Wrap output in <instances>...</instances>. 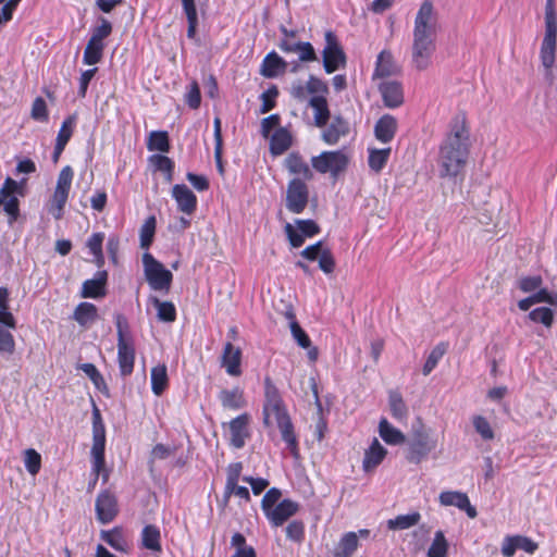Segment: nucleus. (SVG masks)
I'll return each mask as SVG.
<instances>
[{"label": "nucleus", "mask_w": 557, "mask_h": 557, "mask_svg": "<svg viewBox=\"0 0 557 557\" xmlns=\"http://www.w3.org/2000/svg\"><path fill=\"white\" fill-rule=\"evenodd\" d=\"M100 537L102 541H104L108 545H110L112 548L116 550L126 552L128 547L121 528L115 527L112 530H102L100 532Z\"/></svg>", "instance_id": "e433bc0d"}, {"label": "nucleus", "mask_w": 557, "mask_h": 557, "mask_svg": "<svg viewBox=\"0 0 557 557\" xmlns=\"http://www.w3.org/2000/svg\"><path fill=\"white\" fill-rule=\"evenodd\" d=\"M156 218L150 215L141 225V249H148L153 240L156 232Z\"/></svg>", "instance_id": "864d4df0"}, {"label": "nucleus", "mask_w": 557, "mask_h": 557, "mask_svg": "<svg viewBox=\"0 0 557 557\" xmlns=\"http://www.w3.org/2000/svg\"><path fill=\"white\" fill-rule=\"evenodd\" d=\"M440 30V13L431 0H424L416 13L412 28L411 63L416 70L424 71L431 66Z\"/></svg>", "instance_id": "f257e3e1"}, {"label": "nucleus", "mask_w": 557, "mask_h": 557, "mask_svg": "<svg viewBox=\"0 0 557 557\" xmlns=\"http://www.w3.org/2000/svg\"><path fill=\"white\" fill-rule=\"evenodd\" d=\"M148 168L152 172H161L165 180L171 182L173 178L174 162L166 156L152 154L148 158Z\"/></svg>", "instance_id": "473e14b6"}, {"label": "nucleus", "mask_w": 557, "mask_h": 557, "mask_svg": "<svg viewBox=\"0 0 557 557\" xmlns=\"http://www.w3.org/2000/svg\"><path fill=\"white\" fill-rule=\"evenodd\" d=\"M554 311L547 307L535 308L529 313V319L535 323H542L550 327L554 321Z\"/></svg>", "instance_id": "09e8293b"}, {"label": "nucleus", "mask_w": 557, "mask_h": 557, "mask_svg": "<svg viewBox=\"0 0 557 557\" xmlns=\"http://www.w3.org/2000/svg\"><path fill=\"white\" fill-rule=\"evenodd\" d=\"M387 455L386 448L374 438L364 451L362 469L364 472H370L379 467Z\"/></svg>", "instance_id": "aec40b11"}, {"label": "nucleus", "mask_w": 557, "mask_h": 557, "mask_svg": "<svg viewBox=\"0 0 557 557\" xmlns=\"http://www.w3.org/2000/svg\"><path fill=\"white\" fill-rule=\"evenodd\" d=\"M287 67L286 61L275 51L268 53L260 66V74L267 78H275L285 73Z\"/></svg>", "instance_id": "6ab92c4d"}, {"label": "nucleus", "mask_w": 557, "mask_h": 557, "mask_svg": "<svg viewBox=\"0 0 557 557\" xmlns=\"http://www.w3.org/2000/svg\"><path fill=\"white\" fill-rule=\"evenodd\" d=\"M107 280V271H98L95 278L87 280L83 283L82 296L85 298H100L106 296Z\"/></svg>", "instance_id": "b1692460"}, {"label": "nucleus", "mask_w": 557, "mask_h": 557, "mask_svg": "<svg viewBox=\"0 0 557 557\" xmlns=\"http://www.w3.org/2000/svg\"><path fill=\"white\" fill-rule=\"evenodd\" d=\"M250 422V416L248 413H242L228 422L230 430V444L234 448H243L246 440L249 437L248 425Z\"/></svg>", "instance_id": "ddd939ff"}, {"label": "nucleus", "mask_w": 557, "mask_h": 557, "mask_svg": "<svg viewBox=\"0 0 557 557\" xmlns=\"http://www.w3.org/2000/svg\"><path fill=\"white\" fill-rule=\"evenodd\" d=\"M263 424L268 428L276 426L281 431L282 440L292 454L296 455L298 442L294 426L281 393L270 377L264 379V401L262 407Z\"/></svg>", "instance_id": "7ed1b4c3"}, {"label": "nucleus", "mask_w": 557, "mask_h": 557, "mask_svg": "<svg viewBox=\"0 0 557 557\" xmlns=\"http://www.w3.org/2000/svg\"><path fill=\"white\" fill-rule=\"evenodd\" d=\"M117 360L120 371L123 375H128L134 370L135 348L133 343H117Z\"/></svg>", "instance_id": "a878e982"}, {"label": "nucleus", "mask_w": 557, "mask_h": 557, "mask_svg": "<svg viewBox=\"0 0 557 557\" xmlns=\"http://www.w3.org/2000/svg\"><path fill=\"white\" fill-rule=\"evenodd\" d=\"M397 120L391 114H384L379 119L374 126L375 138L387 144L393 140L397 131Z\"/></svg>", "instance_id": "5701e85b"}, {"label": "nucleus", "mask_w": 557, "mask_h": 557, "mask_svg": "<svg viewBox=\"0 0 557 557\" xmlns=\"http://www.w3.org/2000/svg\"><path fill=\"white\" fill-rule=\"evenodd\" d=\"M4 212L9 215V224L12 225L20 216V201L16 197H10L3 200Z\"/></svg>", "instance_id": "0e129e2a"}, {"label": "nucleus", "mask_w": 557, "mask_h": 557, "mask_svg": "<svg viewBox=\"0 0 557 557\" xmlns=\"http://www.w3.org/2000/svg\"><path fill=\"white\" fill-rule=\"evenodd\" d=\"M472 425L475 430V432L481 436L483 441H492L495 437L494 430L490 423V421L481 416V414H474L471 418Z\"/></svg>", "instance_id": "a18cd8bd"}, {"label": "nucleus", "mask_w": 557, "mask_h": 557, "mask_svg": "<svg viewBox=\"0 0 557 557\" xmlns=\"http://www.w3.org/2000/svg\"><path fill=\"white\" fill-rule=\"evenodd\" d=\"M74 320L82 326H86L98 319V309L91 302H81L74 310Z\"/></svg>", "instance_id": "72a5a7b5"}, {"label": "nucleus", "mask_w": 557, "mask_h": 557, "mask_svg": "<svg viewBox=\"0 0 557 557\" xmlns=\"http://www.w3.org/2000/svg\"><path fill=\"white\" fill-rule=\"evenodd\" d=\"M284 231L292 247L298 248L302 246L306 236L298 228L296 230L290 223H287Z\"/></svg>", "instance_id": "338daca9"}, {"label": "nucleus", "mask_w": 557, "mask_h": 557, "mask_svg": "<svg viewBox=\"0 0 557 557\" xmlns=\"http://www.w3.org/2000/svg\"><path fill=\"white\" fill-rule=\"evenodd\" d=\"M293 138L288 129L281 127L276 129L270 139V151L273 156L284 153L292 146Z\"/></svg>", "instance_id": "c756f323"}, {"label": "nucleus", "mask_w": 557, "mask_h": 557, "mask_svg": "<svg viewBox=\"0 0 557 557\" xmlns=\"http://www.w3.org/2000/svg\"><path fill=\"white\" fill-rule=\"evenodd\" d=\"M100 22V25L92 29L89 40L104 44V39L108 38L112 33V25L106 18H101Z\"/></svg>", "instance_id": "13d9d810"}, {"label": "nucleus", "mask_w": 557, "mask_h": 557, "mask_svg": "<svg viewBox=\"0 0 557 557\" xmlns=\"http://www.w3.org/2000/svg\"><path fill=\"white\" fill-rule=\"evenodd\" d=\"M173 453H174V449L171 446H166L163 444L156 445L150 454V459H149L150 467H152V465L157 460H164V459L169 458L170 456L173 455ZM150 470L152 471L153 469L150 468Z\"/></svg>", "instance_id": "e2e57ef3"}, {"label": "nucleus", "mask_w": 557, "mask_h": 557, "mask_svg": "<svg viewBox=\"0 0 557 557\" xmlns=\"http://www.w3.org/2000/svg\"><path fill=\"white\" fill-rule=\"evenodd\" d=\"M115 325L117 333V343H133V336L127 319L121 314H115Z\"/></svg>", "instance_id": "8fccbe9b"}, {"label": "nucleus", "mask_w": 557, "mask_h": 557, "mask_svg": "<svg viewBox=\"0 0 557 557\" xmlns=\"http://www.w3.org/2000/svg\"><path fill=\"white\" fill-rule=\"evenodd\" d=\"M74 171L70 165L62 168L58 175L57 185L50 200L49 212L55 220L63 216V210L69 199Z\"/></svg>", "instance_id": "423d86ee"}, {"label": "nucleus", "mask_w": 557, "mask_h": 557, "mask_svg": "<svg viewBox=\"0 0 557 557\" xmlns=\"http://www.w3.org/2000/svg\"><path fill=\"white\" fill-rule=\"evenodd\" d=\"M388 406L394 419L404 421L408 417V407L403 396L397 391H391L388 394Z\"/></svg>", "instance_id": "c9c22d12"}, {"label": "nucleus", "mask_w": 557, "mask_h": 557, "mask_svg": "<svg viewBox=\"0 0 557 557\" xmlns=\"http://www.w3.org/2000/svg\"><path fill=\"white\" fill-rule=\"evenodd\" d=\"M437 440L431 436L423 426L413 429L408 444L407 460L419 465L436 448Z\"/></svg>", "instance_id": "0eeeda50"}, {"label": "nucleus", "mask_w": 557, "mask_h": 557, "mask_svg": "<svg viewBox=\"0 0 557 557\" xmlns=\"http://www.w3.org/2000/svg\"><path fill=\"white\" fill-rule=\"evenodd\" d=\"M542 283L540 275L523 276L518 281V286L523 293H533L542 286Z\"/></svg>", "instance_id": "680f3d73"}, {"label": "nucleus", "mask_w": 557, "mask_h": 557, "mask_svg": "<svg viewBox=\"0 0 557 557\" xmlns=\"http://www.w3.org/2000/svg\"><path fill=\"white\" fill-rule=\"evenodd\" d=\"M147 148L150 151L168 152L170 149L169 136L166 132H151L147 139Z\"/></svg>", "instance_id": "a19ab883"}, {"label": "nucleus", "mask_w": 557, "mask_h": 557, "mask_svg": "<svg viewBox=\"0 0 557 557\" xmlns=\"http://www.w3.org/2000/svg\"><path fill=\"white\" fill-rule=\"evenodd\" d=\"M186 103L191 109H198L201 102L200 89L197 82H193L185 95Z\"/></svg>", "instance_id": "774afa93"}, {"label": "nucleus", "mask_w": 557, "mask_h": 557, "mask_svg": "<svg viewBox=\"0 0 557 557\" xmlns=\"http://www.w3.org/2000/svg\"><path fill=\"white\" fill-rule=\"evenodd\" d=\"M399 72L400 66L396 63L393 53L389 50H382L376 57L372 79L387 78Z\"/></svg>", "instance_id": "dca6fc26"}, {"label": "nucleus", "mask_w": 557, "mask_h": 557, "mask_svg": "<svg viewBox=\"0 0 557 557\" xmlns=\"http://www.w3.org/2000/svg\"><path fill=\"white\" fill-rule=\"evenodd\" d=\"M30 117L38 122H47L49 119V112L47 108V103L44 98L37 97L33 101Z\"/></svg>", "instance_id": "6e6d98bb"}, {"label": "nucleus", "mask_w": 557, "mask_h": 557, "mask_svg": "<svg viewBox=\"0 0 557 557\" xmlns=\"http://www.w3.org/2000/svg\"><path fill=\"white\" fill-rule=\"evenodd\" d=\"M379 90L385 107L398 108L404 102V91L400 83L396 81H384L379 84Z\"/></svg>", "instance_id": "f3484780"}, {"label": "nucleus", "mask_w": 557, "mask_h": 557, "mask_svg": "<svg viewBox=\"0 0 557 557\" xmlns=\"http://www.w3.org/2000/svg\"><path fill=\"white\" fill-rule=\"evenodd\" d=\"M284 165L290 174L300 176L299 178L304 182L310 181L313 177V172L309 164L298 152L289 153L284 161Z\"/></svg>", "instance_id": "4be33fe9"}, {"label": "nucleus", "mask_w": 557, "mask_h": 557, "mask_svg": "<svg viewBox=\"0 0 557 557\" xmlns=\"http://www.w3.org/2000/svg\"><path fill=\"white\" fill-rule=\"evenodd\" d=\"M151 391L156 396H161L169 386L168 368L164 363H159L151 369L150 373Z\"/></svg>", "instance_id": "c85d7f7f"}, {"label": "nucleus", "mask_w": 557, "mask_h": 557, "mask_svg": "<svg viewBox=\"0 0 557 557\" xmlns=\"http://www.w3.org/2000/svg\"><path fill=\"white\" fill-rule=\"evenodd\" d=\"M358 547V535L355 532L345 533L335 549V557H351Z\"/></svg>", "instance_id": "4c0bfd02"}, {"label": "nucleus", "mask_w": 557, "mask_h": 557, "mask_svg": "<svg viewBox=\"0 0 557 557\" xmlns=\"http://www.w3.org/2000/svg\"><path fill=\"white\" fill-rule=\"evenodd\" d=\"M147 315H152L162 323H173L177 313L172 301L162 300L158 294H149L146 299Z\"/></svg>", "instance_id": "9b49d317"}, {"label": "nucleus", "mask_w": 557, "mask_h": 557, "mask_svg": "<svg viewBox=\"0 0 557 557\" xmlns=\"http://www.w3.org/2000/svg\"><path fill=\"white\" fill-rule=\"evenodd\" d=\"M309 200V190L306 182L300 178L289 181L286 189V208L295 214L301 213Z\"/></svg>", "instance_id": "9d476101"}, {"label": "nucleus", "mask_w": 557, "mask_h": 557, "mask_svg": "<svg viewBox=\"0 0 557 557\" xmlns=\"http://www.w3.org/2000/svg\"><path fill=\"white\" fill-rule=\"evenodd\" d=\"M103 240H104L103 233H94L87 240V247L89 248L90 252L94 255L99 267L103 264V251H102Z\"/></svg>", "instance_id": "de8ad7c7"}, {"label": "nucleus", "mask_w": 557, "mask_h": 557, "mask_svg": "<svg viewBox=\"0 0 557 557\" xmlns=\"http://www.w3.org/2000/svg\"><path fill=\"white\" fill-rule=\"evenodd\" d=\"M438 500L442 506H455L458 509L463 510L471 519L475 518L478 515L476 509L470 504L469 497L466 493L459 491H445L440 494Z\"/></svg>", "instance_id": "2eb2a0df"}, {"label": "nucleus", "mask_w": 557, "mask_h": 557, "mask_svg": "<svg viewBox=\"0 0 557 557\" xmlns=\"http://www.w3.org/2000/svg\"><path fill=\"white\" fill-rule=\"evenodd\" d=\"M299 510V504L289 498L281 500L274 508L267 511V519L273 527L283 525Z\"/></svg>", "instance_id": "4468645a"}, {"label": "nucleus", "mask_w": 557, "mask_h": 557, "mask_svg": "<svg viewBox=\"0 0 557 557\" xmlns=\"http://www.w3.org/2000/svg\"><path fill=\"white\" fill-rule=\"evenodd\" d=\"M447 348L448 345L442 342L431 350L422 368V372L424 375H429L436 368L438 361L446 354Z\"/></svg>", "instance_id": "37998d69"}, {"label": "nucleus", "mask_w": 557, "mask_h": 557, "mask_svg": "<svg viewBox=\"0 0 557 557\" xmlns=\"http://www.w3.org/2000/svg\"><path fill=\"white\" fill-rule=\"evenodd\" d=\"M421 516L419 512H411L408 515H399L394 519L387 521L389 530H406L419 523Z\"/></svg>", "instance_id": "58836bf2"}, {"label": "nucleus", "mask_w": 557, "mask_h": 557, "mask_svg": "<svg viewBox=\"0 0 557 557\" xmlns=\"http://www.w3.org/2000/svg\"><path fill=\"white\" fill-rule=\"evenodd\" d=\"M141 263L144 277L150 294H158L161 297L166 296L171 290L173 273L149 252L141 255Z\"/></svg>", "instance_id": "20e7f679"}, {"label": "nucleus", "mask_w": 557, "mask_h": 557, "mask_svg": "<svg viewBox=\"0 0 557 557\" xmlns=\"http://www.w3.org/2000/svg\"><path fill=\"white\" fill-rule=\"evenodd\" d=\"M242 351L239 348H235L231 342L224 345L222 354V367L225 368L227 374L232 376H238L242 373L240 370Z\"/></svg>", "instance_id": "412c9836"}, {"label": "nucleus", "mask_w": 557, "mask_h": 557, "mask_svg": "<svg viewBox=\"0 0 557 557\" xmlns=\"http://www.w3.org/2000/svg\"><path fill=\"white\" fill-rule=\"evenodd\" d=\"M96 466H97L96 459H91V475H92V479L88 483V491L89 492H91L96 487L99 478L102 479L103 483H107L108 480H109L110 471L106 467V459H102V462L99 466V468H97Z\"/></svg>", "instance_id": "3c124183"}, {"label": "nucleus", "mask_w": 557, "mask_h": 557, "mask_svg": "<svg viewBox=\"0 0 557 557\" xmlns=\"http://www.w3.org/2000/svg\"><path fill=\"white\" fill-rule=\"evenodd\" d=\"M286 318L289 320V327L294 339L301 348H310L311 341L307 333L300 327L299 323L295 319V314L292 310L286 312Z\"/></svg>", "instance_id": "ea45409f"}, {"label": "nucleus", "mask_w": 557, "mask_h": 557, "mask_svg": "<svg viewBox=\"0 0 557 557\" xmlns=\"http://www.w3.org/2000/svg\"><path fill=\"white\" fill-rule=\"evenodd\" d=\"M312 168L322 174L330 173L336 177L348 165V157L343 150L323 151L311 158Z\"/></svg>", "instance_id": "1a4fd4ad"}, {"label": "nucleus", "mask_w": 557, "mask_h": 557, "mask_svg": "<svg viewBox=\"0 0 557 557\" xmlns=\"http://www.w3.org/2000/svg\"><path fill=\"white\" fill-rule=\"evenodd\" d=\"M172 196L177 203V208L185 214H191L197 207L196 195L184 184H176L172 188Z\"/></svg>", "instance_id": "a211bd4d"}, {"label": "nucleus", "mask_w": 557, "mask_h": 557, "mask_svg": "<svg viewBox=\"0 0 557 557\" xmlns=\"http://www.w3.org/2000/svg\"><path fill=\"white\" fill-rule=\"evenodd\" d=\"M15 350V341L10 331L0 325V351L13 354Z\"/></svg>", "instance_id": "69168bd1"}, {"label": "nucleus", "mask_w": 557, "mask_h": 557, "mask_svg": "<svg viewBox=\"0 0 557 557\" xmlns=\"http://www.w3.org/2000/svg\"><path fill=\"white\" fill-rule=\"evenodd\" d=\"M391 154V148L369 149V166L374 172H380L386 164Z\"/></svg>", "instance_id": "c03bdc74"}, {"label": "nucleus", "mask_w": 557, "mask_h": 557, "mask_svg": "<svg viewBox=\"0 0 557 557\" xmlns=\"http://www.w3.org/2000/svg\"><path fill=\"white\" fill-rule=\"evenodd\" d=\"M470 151V135L466 122L456 117L443 139L437 158L441 177H455L465 168Z\"/></svg>", "instance_id": "f03ea898"}, {"label": "nucleus", "mask_w": 557, "mask_h": 557, "mask_svg": "<svg viewBox=\"0 0 557 557\" xmlns=\"http://www.w3.org/2000/svg\"><path fill=\"white\" fill-rule=\"evenodd\" d=\"M324 40L323 67L327 74H332L346 66L347 58L337 36L332 30L325 33Z\"/></svg>", "instance_id": "6e6552de"}, {"label": "nucleus", "mask_w": 557, "mask_h": 557, "mask_svg": "<svg viewBox=\"0 0 557 557\" xmlns=\"http://www.w3.org/2000/svg\"><path fill=\"white\" fill-rule=\"evenodd\" d=\"M349 132L348 123L341 116H336L332 120L330 125L325 127L322 133V139L327 145H335L338 140L346 136Z\"/></svg>", "instance_id": "393cba45"}, {"label": "nucleus", "mask_w": 557, "mask_h": 557, "mask_svg": "<svg viewBox=\"0 0 557 557\" xmlns=\"http://www.w3.org/2000/svg\"><path fill=\"white\" fill-rule=\"evenodd\" d=\"M379 435L388 445H400L405 442V434L393 426L386 418H382L379 422Z\"/></svg>", "instance_id": "7c9ffc66"}, {"label": "nucleus", "mask_w": 557, "mask_h": 557, "mask_svg": "<svg viewBox=\"0 0 557 557\" xmlns=\"http://www.w3.org/2000/svg\"><path fill=\"white\" fill-rule=\"evenodd\" d=\"M78 368L90 379L98 389L106 387L104 379L94 363H83Z\"/></svg>", "instance_id": "4d7b16f0"}, {"label": "nucleus", "mask_w": 557, "mask_h": 557, "mask_svg": "<svg viewBox=\"0 0 557 557\" xmlns=\"http://www.w3.org/2000/svg\"><path fill=\"white\" fill-rule=\"evenodd\" d=\"M95 509L97 520L100 523L107 524L112 522L119 512L117 499L115 495L108 490L99 493L96 499Z\"/></svg>", "instance_id": "f8f14e48"}, {"label": "nucleus", "mask_w": 557, "mask_h": 557, "mask_svg": "<svg viewBox=\"0 0 557 557\" xmlns=\"http://www.w3.org/2000/svg\"><path fill=\"white\" fill-rule=\"evenodd\" d=\"M106 451V428L92 430V446L90 450L91 459H96L97 468L102 462Z\"/></svg>", "instance_id": "f704fd0d"}, {"label": "nucleus", "mask_w": 557, "mask_h": 557, "mask_svg": "<svg viewBox=\"0 0 557 557\" xmlns=\"http://www.w3.org/2000/svg\"><path fill=\"white\" fill-rule=\"evenodd\" d=\"M310 107L313 109V120L318 127L326 126L330 119V110L326 98L324 96H313L309 101Z\"/></svg>", "instance_id": "2f4dec72"}, {"label": "nucleus", "mask_w": 557, "mask_h": 557, "mask_svg": "<svg viewBox=\"0 0 557 557\" xmlns=\"http://www.w3.org/2000/svg\"><path fill=\"white\" fill-rule=\"evenodd\" d=\"M141 547L150 550L152 554L162 552L161 533L156 525H146L141 530Z\"/></svg>", "instance_id": "cd10ccee"}, {"label": "nucleus", "mask_w": 557, "mask_h": 557, "mask_svg": "<svg viewBox=\"0 0 557 557\" xmlns=\"http://www.w3.org/2000/svg\"><path fill=\"white\" fill-rule=\"evenodd\" d=\"M282 496V493L278 488L272 487L270 488L263 496L261 500V509L267 515V511H270L272 508H274L280 502V498Z\"/></svg>", "instance_id": "bf43d9fd"}, {"label": "nucleus", "mask_w": 557, "mask_h": 557, "mask_svg": "<svg viewBox=\"0 0 557 557\" xmlns=\"http://www.w3.org/2000/svg\"><path fill=\"white\" fill-rule=\"evenodd\" d=\"M104 44L88 40L83 55V62L87 65H95L101 61L103 57Z\"/></svg>", "instance_id": "79ce46f5"}, {"label": "nucleus", "mask_w": 557, "mask_h": 557, "mask_svg": "<svg viewBox=\"0 0 557 557\" xmlns=\"http://www.w3.org/2000/svg\"><path fill=\"white\" fill-rule=\"evenodd\" d=\"M219 400L223 408L230 410H239L247 405L244 391L239 387L221 391L219 394Z\"/></svg>", "instance_id": "bb28decb"}, {"label": "nucleus", "mask_w": 557, "mask_h": 557, "mask_svg": "<svg viewBox=\"0 0 557 557\" xmlns=\"http://www.w3.org/2000/svg\"><path fill=\"white\" fill-rule=\"evenodd\" d=\"M448 544L442 531H437L428 549L429 557H447Z\"/></svg>", "instance_id": "49530a36"}, {"label": "nucleus", "mask_w": 557, "mask_h": 557, "mask_svg": "<svg viewBox=\"0 0 557 557\" xmlns=\"http://www.w3.org/2000/svg\"><path fill=\"white\" fill-rule=\"evenodd\" d=\"M76 124V116L75 115H69L63 122L62 125L58 132L55 141L67 145L70 141L74 127Z\"/></svg>", "instance_id": "5fc2aeb1"}, {"label": "nucleus", "mask_w": 557, "mask_h": 557, "mask_svg": "<svg viewBox=\"0 0 557 557\" xmlns=\"http://www.w3.org/2000/svg\"><path fill=\"white\" fill-rule=\"evenodd\" d=\"M557 46V12L554 0H546L545 5V34L541 45L540 59L546 71V75L552 74V69L556 60Z\"/></svg>", "instance_id": "39448f33"}, {"label": "nucleus", "mask_w": 557, "mask_h": 557, "mask_svg": "<svg viewBox=\"0 0 557 557\" xmlns=\"http://www.w3.org/2000/svg\"><path fill=\"white\" fill-rule=\"evenodd\" d=\"M24 463L25 468L32 475H36L41 468V456L34 449L28 448L24 451Z\"/></svg>", "instance_id": "603ef678"}, {"label": "nucleus", "mask_w": 557, "mask_h": 557, "mask_svg": "<svg viewBox=\"0 0 557 557\" xmlns=\"http://www.w3.org/2000/svg\"><path fill=\"white\" fill-rule=\"evenodd\" d=\"M533 305L546 302L550 306L557 307V294L548 292L546 288L540 287L537 290L530 295Z\"/></svg>", "instance_id": "052dcab7"}]
</instances>
